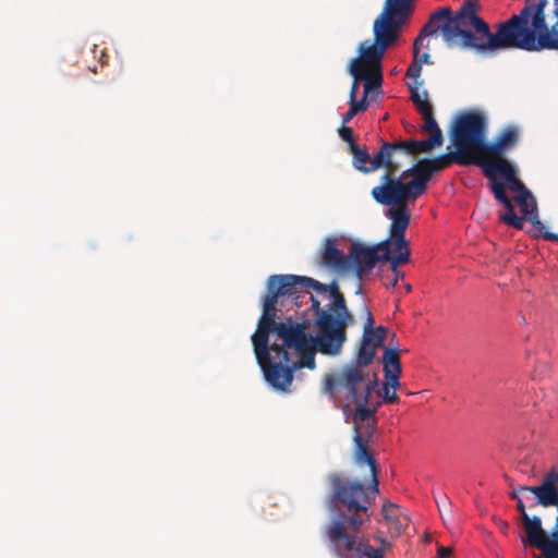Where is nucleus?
Returning <instances> with one entry per match:
<instances>
[{
	"label": "nucleus",
	"instance_id": "nucleus-1",
	"mask_svg": "<svg viewBox=\"0 0 558 558\" xmlns=\"http://www.w3.org/2000/svg\"><path fill=\"white\" fill-rule=\"evenodd\" d=\"M269 324L289 352L313 341L317 352L339 355L347 341V329L353 315L347 306L337 281L322 283L296 275H272L267 279V293L256 330Z\"/></svg>",
	"mask_w": 558,
	"mask_h": 558
},
{
	"label": "nucleus",
	"instance_id": "nucleus-2",
	"mask_svg": "<svg viewBox=\"0 0 558 558\" xmlns=\"http://www.w3.org/2000/svg\"><path fill=\"white\" fill-rule=\"evenodd\" d=\"M477 0H465L459 10L440 7L434 11L413 44V58L420 65L432 64L428 51L420 54L421 46L426 37L440 33L449 48L474 50L480 53L511 49L506 23H499L497 31L492 33L487 22L480 15Z\"/></svg>",
	"mask_w": 558,
	"mask_h": 558
},
{
	"label": "nucleus",
	"instance_id": "nucleus-3",
	"mask_svg": "<svg viewBox=\"0 0 558 558\" xmlns=\"http://www.w3.org/2000/svg\"><path fill=\"white\" fill-rule=\"evenodd\" d=\"M505 23L511 49L558 51V0H524Z\"/></svg>",
	"mask_w": 558,
	"mask_h": 558
},
{
	"label": "nucleus",
	"instance_id": "nucleus-4",
	"mask_svg": "<svg viewBox=\"0 0 558 558\" xmlns=\"http://www.w3.org/2000/svg\"><path fill=\"white\" fill-rule=\"evenodd\" d=\"M355 464L357 466H368L369 485L360 480H350L338 473L329 476V483L332 489L333 501L350 513L348 515L341 512L336 519L344 520L345 527L348 526L357 532L372 515L369 508L379 493V469L374 457H368L367 461Z\"/></svg>",
	"mask_w": 558,
	"mask_h": 558
},
{
	"label": "nucleus",
	"instance_id": "nucleus-5",
	"mask_svg": "<svg viewBox=\"0 0 558 558\" xmlns=\"http://www.w3.org/2000/svg\"><path fill=\"white\" fill-rule=\"evenodd\" d=\"M383 169L385 173L380 178V184L372 189L371 195L379 205L389 206L386 211V216L391 219L389 232L392 233L397 244L403 245L405 230L411 220L408 202L415 201L416 197L409 182L398 178L400 165L390 160L389 165Z\"/></svg>",
	"mask_w": 558,
	"mask_h": 558
},
{
	"label": "nucleus",
	"instance_id": "nucleus-6",
	"mask_svg": "<svg viewBox=\"0 0 558 558\" xmlns=\"http://www.w3.org/2000/svg\"><path fill=\"white\" fill-rule=\"evenodd\" d=\"M256 360L265 379L277 390L287 391L293 380V367L289 352L278 343L269 347V324L263 322L259 330L252 336Z\"/></svg>",
	"mask_w": 558,
	"mask_h": 558
},
{
	"label": "nucleus",
	"instance_id": "nucleus-7",
	"mask_svg": "<svg viewBox=\"0 0 558 558\" xmlns=\"http://www.w3.org/2000/svg\"><path fill=\"white\" fill-rule=\"evenodd\" d=\"M375 384L367 369L349 363L324 376L322 391L333 400L365 401V397H371Z\"/></svg>",
	"mask_w": 558,
	"mask_h": 558
},
{
	"label": "nucleus",
	"instance_id": "nucleus-8",
	"mask_svg": "<svg viewBox=\"0 0 558 558\" xmlns=\"http://www.w3.org/2000/svg\"><path fill=\"white\" fill-rule=\"evenodd\" d=\"M401 25L378 16L373 25L374 43L363 41L359 46V57L352 59L349 72L383 69L386 50L399 37Z\"/></svg>",
	"mask_w": 558,
	"mask_h": 558
},
{
	"label": "nucleus",
	"instance_id": "nucleus-9",
	"mask_svg": "<svg viewBox=\"0 0 558 558\" xmlns=\"http://www.w3.org/2000/svg\"><path fill=\"white\" fill-rule=\"evenodd\" d=\"M520 140V130L517 125H508L495 137L494 142H485L482 156H475V166L480 167L488 180L500 179L504 170H517L506 153L513 149Z\"/></svg>",
	"mask_w": 558,
	"mask_h": 558
},
{
	"label": "nucleus",
	"instance_id": "nucleus-10",
	"mask_svg": "<svg viewBox=\"0 0 558 558\" xmlns=\"http://www.w3.org/2000/svg\"><path fill=\"white\" fill-rule=\"evenodd\" d=\"M487 131V121L482 113L464 112L452 124L450 138L454 148L463 156H482Z\"/></svg>",
	"mask_w": 558,
	"mask_h": 558
},
{
	"label": "nucleus",
	"instance_id": "nucleus-11",
	"mask_svg": "<svg viewBox=\"0 0 558 558\" xmlns=\"http://www.w3.org/2000/svg\"><path fill=\"white\" fill-rule=\"evenodd\" d=\"M351 402L355 404V409L352 411L354 428L353 461L354 463H361L367 461L368 457H374L369 450V440L375 433L377 424V407H368L369 397H365V401L355 399Z\"/></svg>",
	"mask_w": 558,
	"mask_h": 558
},
{
	"label": "nucleus",
	"instance_id": "nucleus-12",
	"mask_svg": "<svg viewBox=\"0 0 558 558\" xmlns=\"http://www.w3.org/2000/svg\"><path fill=\"white\" fill-rule=\"evenodd\" d=\"M327 536L340 558H384L383 550L364 541H356L347 532L344 520L333 519L327 527Z\"/></svg>",
	"mask_w": 558,
	"mask_h": 558
},
{
	"label": "nucleus",
	"instance_id": "nucleus-13",
	"mask_svg": "<svg viewBox=\"0 0 558 558\" xmlns=\"http://www.w3.org/2000/svg\"><path fill=\"white\" fill-rule=\"evenodd\" d=\"M404 246L405 242L403 245L397 244L396 239L390 232L387 239L372 246H366L362 243H353L349 256L350 267L354 269L356 277L363 280L372 272L378 262H383V254L379 255V252L385 253L387 250H391V247L400 250Z\"/></svg>",
	"mask_w": 558,
	"mask_h": 558
},
{
	"label": "nucleus",
	"instance_id": "nucleus-14",
	"mask_svg": "<svg viewBox=\"0 0 558 558\" xmlns=\"http://www.w3.org/2000/svg\"><path fill=\"white\" fill-rule=\"evenodd\" d=\"M504 175L502 183L505 184V191L515 193L513 199L519 205L521 213L527 221L538 229L539 232L547 231L545 225L538 219L537 205L534 196L523 184L518 177V170H510V168L502 169Z\"/></svg>",
	"mask_w": 558,
	"mask_h": 558
},
{
	"label": "nucleus",
	"instance_id": "nucleus-15",
	"mask_svg": "<svg viewBox=\"0 0 558 558\" xmlns=\"http://www.w3.org/2000/svg\"><path fill=\"white\" fill-rule=\"evenodd\" d=\"M522 500L530 501L529 507L555 506L558 510V473L551 471L547 473L538 486H520Z\"/></svg>",
	"mask_w": 558,
	"mask_h": 558
},
{
	"label": "nucleus",
	"instance_id": "nucleus-16",
	"mask_svg": "<svg viewBox=\"0 0 558 558\" xmlns=\"http://www.w3.org/2000/svg\"><path fill=\"white\" fill-rule=\"evenodd\" d=\"M523 529L529 545L539 549L545 558H558V517L550 536L542 527V520L537 515L532 517V521L524 524Z\"/></svg>",
	"mask_w": 558,
	"mask_h": 558
},
{
	"label": "nucleus",
	"instance_id": "nucleus-17",
	"mask_svg": "<svg viewBox=\"0 0 558 558\" xmlns=\"http://www.w3.org/2000/svg\"><path fill=\"white\" fill-rule=\"evenodd\" d=\"M391 150L392 146L386 141H380L379 150L373 157L357 145H352L350 149L354 168L363 173H372L389 165Z\"/></svg>",
	"mask_w": 558,
	"mask_h": 558
},
{
	"label": "nucleus",
	"instance_id": "nucleus-18",
	"mask_svg": "<svg viewBox=\"0 0 558 558\" xmlns=\"http://www.w3.org/2000/svg\"><path fill=\"white\" fill-rule=\"evenodd\" d=\"M435 140H424V141H415V140H407V141H398L390 143L392 146L391 150V161L397 162L402 168L403 159L408 156H417L423 153H429L438 146L434 144Z\"/></svg>",
	"mask_w": 558,
	"mask_h": 558
},
{
	"label": "nucleus",
	"instance_id": "nucleus-19",
	"mask_svg": "<svg viewBox=\"0 0 558 558\" xmlns=\"http://www.w3.org/2000/svg\"><path fill=\"white\" fill-rule=\"evenodd\" d=\"M488 181L489 189L495 199L498 203L502 204L506 209V211L502 215H500L501 221L508 226L521 230L523 228V220L515 215L512 202L505 191V184L502 183V181H500V179H494Z\"/></svg>",
	"mask_w": 558,
	"mask_h": 558
},
{
	"label": "nucleus",
	"instance_id": "nucleus-20",
	"mask_svg": "<svg viewBox=\"0 0 558 558\" xmlns=\"http://www.w3.org/2000/svg\"><path fill=\"white\" fill-rule=\"evenodd\" d=\"M320 263L328 269L347 271L350 268V260L336 245L333 239H326L324 248L320 252Z\"/></svg>",
	"mask_w": 558,
	"mask_h": 558
},
{
	"label": "nucleus",
	"instance_id": "nucleus-21",
	"mask_svg": "<svg viewBox=\"0 0 558 558\" xmlns=\"http://www.w3.org/2000/svg\"><path fill=\"white\" fill-rule=\"evenodd\" d=\"M414 0H386L378 15L399 25H403L413 11Z\"/></svg>",
	"mask_w": 558,
	"mask_h": 558
},
{
	"label": "nucleus",
	"instance_id": "nucleus-22",
	"mask_svg": "<svg viewBox=\"0 0 558 558\" xmlns=\"http://www.w3.org/2000/svg\"><path fill=\"white\" fill-rule=\"evenodd\" d=\"M475 156H463L460 151L454 149L453 151L439 155L435 158H427L426 163L430 166L435 173L449 168L453 163L465 167L475 165Z\"/></svg>",
	"mask_w": 558,
	"mask_h": 558
},
{
	"label": "nucleus",
	"instance_id": "nucleus-23",
	"mask_svg": "<svg viewBox=\"0 0 558 558\" xmlns=\"http://www.w3.org/2000/svg\"><path fill=\"white\" fill-rule=\"evenodd\" d=\"M410 248H409V242L405 240V246L400 250H395V247H391V250H387L385 253H383V262H389L390 264V270L391 276L396 281L400 278L404 277V274L399 270V266L404 265L410 262Z\"/></svg>",
	"mask_w": 558,
	"mask_h": 558
},
{
	"label": "nucleus",
	"instance_id": "nucleus-24",
	"mask_svg": "<svg viewBox=\"0 0 558 558\" xmlns=\"http://www.w3.org/2000/svg\"><path fill=\"white\" fill-rule=\"evenodd\" d=\"M426 161L427 158H423L416 162L415 178L411 181H408L416 198L425 193L427 183L434 174V171L432 170L430 166L426 163Z\"/></svg>",
	"mask_w": 558,
	"mask_h": 558
},
{
	"label": "nucleus",
	"instance_id": "nucleus-25",
	"mask_svg": "<svg viewBox=\"0 0 558 558\" xmlns=\"http://www.w3.org/2000/svg\"><path fill=\"white\" fill-rule=\"evenodd\" d=\"M350 74L356 81L364 82L365 97H368L373 90L379 89L381 87L383 69L362 70L356 72H350Z\"/></svg>",
	"mask_w": 558,
	"mask_h": 558
},
{
	"label": "nucleus",
	"instance_id": "nucleus-26",
	"mask_svg": "<svg viewBox=\"0 0 558 558\" xmlns=\"http://www.w3.org/2000/svg\"><path fill=\"white\" fill-rule=\"evenodd\" d=\"M377 349L378 348L371 344L369 337L363 336L357 354L350 364L362 369H367V366L372 364L373 360L375 359Z\"/></svg>",
	"mask_w": 558,
	"mask_h": 558
},
{
	"label": "nucleus",
	"instance_id": "nucleus-27",
	"mask_svg": "<svg viewBox=\"0 0 558 558\" xmlns=\"http://www.w3.org/2000/svg\"><path fill=\"white\" fill-rule=\"evenodd\" d=\"M381 363L384 366V376L388 377V375H401V364H400V355L399 349H385Z\"/></svg>",
	"mask_w": 558,
	"mask_h": 558
},
{
	"label": "nucleus",
	"instance_id": "nucleus-28",
	"mask_svg": "<svg viewBox=\"0 0 558 558\" xmlns=\"http://www.w3.org/2000/svg\"><path fill=\"white\" fill-rule=\"evenodd\" d=\"M424 120V125L422 128V131L424 133L429 134L428 140H435L434 144L437 146H441L444 144V135L442 132L437 123V121L434 118V111L430 110L426 113L421 114Z\"/></svg>",
	"mask_w": 558,
	"mask_h": 558
},
{
	"label": "nucleus",
	"instance_id": "nucleus-29",
	"mask_svg": "<svg viewBox=\"0 0 558 558\" xmlns=\"http://www.w3.org/2000/svg\"><path fill=\"white\" fill-rule=\"evenodd\" d=\"M315 351H317V350H316V345L314 344L313 341L307 342L305 348H301L298 351H295V353L299 355L300 359H299V361L291 362L293 367L295 369L302 368V367L314 369L316 366Z\"/></svg>",
	"mask_w": 558,
	"mask_h": 558
},
{
	"label": "nucleus",
	"instance_id": "nucleus-30",
	"mask_svg": "<svg viewBox=\"0 0 558 558\" xmlns=\"http://www.w3.org/2000/svg\"><path fill=\"white\" fill-rule=\"evenodd\" d=\"M411 100L414 104L416 110L423 114L433 110L432 104L428 101L427 92L420 94L417 86L410 87Z\"/></svg>",
	"mask_w": 558,
	"mask_h": 558
},
{
	"label": "nucleus",
	"instance_id": "nucleus-31",
	"mask_svg": "<svg viewBox=\"0 0 558 558\" xmlns=\"http://www.w3.org/2000/svg\"><path fill=\"white\" fill-rule=\"evenodd\" d=\"M364 313L366 316V322L364 324V337H369L372 333H377V341L380 342L381 340L386 339L387 336V328L384 326L374 327V317L369 310L367 307H364Z\"/></svg>",
	"mask_w": 558,
	"mask_h": 558
},
{
	"label": "nucleus",
	"instance_id": "nucleus-32",
	"mask_svg": "<svg viewBox=\"0 0 558 558\" xmlns=\"http://www.w3.org/2000/svg\"><path fill=\"white\" fill-rule=\"evenodd\" d=\"M339 136L349 144L350 148L352 145H356L354 143L353 130L351 128L342 125L339 129Z\"/></svg>",
	"mask_w": 558,
	"mask_h": 558
},
{
	"label": "nucleus",
	"instance_id": "nucleus-33",
	"mask_svg": "<svg viewBox=\"0 0 558 558\" xmlns=\"http://www.w3.org/2000/svg\"><path fill=\"white\" fill-rule=\"evenodd\" d=\"M367 98L368 97H365V95H364L361 100H356V98H355L354 100H350L349 104L355 110L356 113L364 112L367 110L368 105H369Z\"/></svg>",
	"mask_w": 558,
	"mask_h": 558
},
{
	"label": "nucleus",
	"instance_id": "nucleus-34",
	"mask_svg": "<svg viewBox=\"0 0 558 558\" xmlns=\"http://www.w3.org/2000/svg\"><path fill=\"white\" fill-rule=\"evenodd\" d=\"M422 66L420 65V62H416L414 59L410 66L407 70V76L417 80L421 75Z\"/></svg>",
	"mask_w": 558,
	"mask_h": 558
},
{
	"label": "nucleus",
	"instance_id": "nucleus-35",
	"mask_svg": "<svg viewBox=\"0 0 558 558\" xmlns=\"http://www.w3.org/2000/svg\"><path fill=\"white\" fill-rule=\"evenodd\" d=\"M383 399L385 403H397L399 401L398 395L395 391L390 392L388 386H384Z\"/></svg>",
	"mask_w": 558,
	"mask_h": 558
},
{
	"label": "nucleus",
	"instance_id": "nucleus-36",
	"mask_svg": "<svg viewBox=\"0 0 558 558\" xmlns=\"http://www.w3.org/2000/svg\"><path fill=\"white\" fill-rule=\"evenodd\" d=\"M400 375H388V377H385L386 384L384 386H388V389L392 388L393 390L397 389L400 385L399 383Z\"/></svg>",
	"mask_w": 558,
	"mask_h": 558
},
{
	"label": "nucleus",
	"instance_id": "nucleus-37",
	"mask_svg": "<svg viewBox=\"0 0 558 558\" xmlns=\"http://www.w3.org/2000/svg\"><path fill=\"white\" fill-rule=\"evenodd\" d=\"M415 173H416V163L403 171L400 170V172L398 173V178H402V181H405L408 178H412L414 179L415 178Z\"/></svg>",
	"mask_w": 558,
	"mask_h": 558
},
{
	"label": "nucleus",
	"instance_id": "nucleus-38",
	"mask_svg": "<svg viewBox=\"0 0 558 558\" xmlns=\"http://www.w3.org/2000/svg\"><path fill=\"white\" fill-rule=\"evenodd\" d=\"M452 553L453 550L451 547L438 546L437 548L438 558H450L452 556Z\"/></svg>",
	"mask_w": 558,
	"mask_h": 558
},
{
	"label": "nucleus",
	"instance_id": "nucleus-39",
	"mask_svg": "<svg viewBox=\"0 0 558 558\" xmlns=\"http://www.w3.org/2000/svg\"><path fill=\"white\" fill-rule=\"evenodd\" d=\"M356 114L355 110L350 106L349 110L342 117V125H347Z\"/></svg>",
	"mask_w": 558,
	"mask_h": 558
},
{
	"label": "nucleus",
	"instance_id": "nucleus-40",
	"mask_svg": "<svg viewBox=\"0 0 558 558\" xmlns=\"http://www.w3.org/2000/svg\"><path fill=\"white\" fill-rule=\"evenodd\" d=\"M383 282L387 289L393 288L398 283L392 276H383Z\"/></svg>",
	"mask_w": 558,
	"mask_h": 558
},
{
	"label": "nucleus",
	"instance_id": "nucleus-41",
	"mask_svg": "<svg viewBox=\"0 0 558 558\" xmlns=\"http://www.w3.org/2000/svg\"><path fill=\"white\" fill-rule=\"evenodd\" d=\"M360 82L361 81H356L354 78V81L352 83V86H351V89H350V100H354L356 98Z\"/></svg>",
	"mask_w": 558,
	"mask_h": 558
},
{
	"label": "nucleus",
	"instance_id": "nucleus-42",
	"mask_svg": "<svg viewBox=\"0 0 558 558\" xmlns=\"http://www.w3.org/2000/svg\"><path fill=\"white\" fill-rule=\"evenodd\" d=\"M543 238L547 241L557 242L558 243V233H553L549 231L543 232Z\"/></svg>",
	"mask_w": 558,
	"mask_h": 558
},
{
	"label": "nucleus",
	"instance_id": "nucleus-43",
	"mask_svg": "<svg viewBox=\"0 0 558 558\" xmlns=\"http://www.w3.org/2000/svg\"><path fill=\"white\" fill-rule=\"evenodd\" d=\"M371 344L375 345L376 348L383 347L385 340H381L380 342L377 341V333L369 335Z\"/></svg>",
	"mask_w": 558,
	"mask_h": 558
},
{
	"label": "nucleus",
	"instance_id": "nucleus-44",
	"mask_svg": "<svg viewBox=\"0 0 558 558\" xmlns=\"http://www.w3.org/2000/svg\"><path fill=\"white\" fill-rule=\"evenodd\" d=\"M509 497L511 499H515L517 501H519L520 499L522 500V495H521V492H520V487L518 489L512 490L509 494Z\"/></svg>",
	"mask_w": 558,
	"mask_h": 558
},
{
	"label": "nucleus",
	"instance_id": "nucleus-45",
	"mask_svg": "<svg viewBox=\"0 0 558 558\" xmlns=\"http://www.w3.org/2000/svg\"><path fill=\"white\" fill-rule=\"evenodd\" d=\"M520 517H521V521H522V524H523V525H524V524H526L527 522L532 521V517H530V515L527 514L526 510H525V511H523V512H521V513H520Z\"/></svg>",
	"mask_w": 558,
	"mask_h": 558
},
{
	"label": "nucleus",
	"instance_id": "nucleus-46",
	"mask_svg": "<svg viewBox=\"0 0 558 558\" xmlns=\"http://www.w3.org/2000/svg\"><path fill=\"white\" fill-rule=\"evenodd\" d=\"M517 509L519 510L520 513L526 510V506L523 502V500L520 499L519 501H517Z\"/></svg>",
	"mask_w": 558,
	"mask_h": 558
},
{
	"label": "nucleus",
	"instance_id": "nucleus-47",
	"mask_svg": "<svg viewBox=\"0 0 558 558\" xmlns=\"http://www.w3.org/2000/svg\"><path fill=\"white\" fill-rule=\"evenodd\" d=\"M343 411H344V412H347V411H351V410H350V405H349V404H345V405L343 407Z\"/></svg>",
	"mask_w": 558,
	"mask_h": 558
},
{
	"label": "nucleus",
	"instance_id": "nucleus-48",
	"mask_svg": "<svg viewBox=\"0 0 558 558\" xmlns=\"http://www.w3.org/2000/svg\"><path fill=\"white\" fill-rule=\"evenodd\" d=\"M436 504H437L438 509H439V511H440V513H441V512H442V510H441V507H440V502H439V500H438L437 498H436Z\"/></svg>",
	"mask_w": 558,
	"mask_h": 558
},
{
	"label": "nucleus",
	"instance_id": "nucleus-49",
	"mask_svg": "<svg viewBox=\"0 0 558 558\" xmlns=\"http://www.w3.org/2000/svg\"><path fill=\"white\" fill-rule=\"evenodd\" d=\"M405 290H407V292H410V291H411V286H410V284H407V286H405Z\"/></svg>",
	"mask_w": 558,
	"mask_h": 558
},
{
	"label": "nucleus",
	"instance_id": "nucleus-50",
	"mask_svg": "<svg viewBox=\"0 0 558 558\" xmlns=\"http://www.w3.org/2000/svg\"><path fill=\"white\" fill-rule=\"evenodd\" d=\"M502 526H505V529H507L508 527V523L504 522Z\"/></svg>",
	"mask_w": 558,
	"mask_h": 558
},
{
	"label": "nucleus",
	"instance_id": "nucleus-51",
	"mask_svg": "<svg viewBox=\"0 0 558 558\" xmlns=\"http://www.w3.org/2000/svg\"><path fill=\"white\" fill-rule=\"evenodd\" d=\"M425 48H426L427 50H429V44H428V43L425 45Z\"/></svg>",
	"mask_w": 558,
	"mask_h": 558
},
{
	"label": "nucleus",
	"instance_id": "nucleus-52",
	"mask_svg": "<svg viewBox=\"0 0 558 558\" xmlns=\"http://www.w3.org/2000/svg\"><path fill=\"white\" fill-rule=\"evenodd\" d=\"M534 558H541V557L535 555Z\"/></svg>",
	"mask_w": 558,
	"mask_h": 558
}]
</instances>
